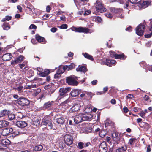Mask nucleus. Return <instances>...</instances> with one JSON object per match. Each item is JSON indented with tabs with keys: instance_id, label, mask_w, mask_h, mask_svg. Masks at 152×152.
Wrapping results in <instances>:
<instances>
[{
	"instance_id": "f257e3e1",
	"label": "nucleus",
	"mask_w": 152,
	"mask_h": 152,
	"mask_svg": "<svg viewBox=\"0 0 152 152\" xmlns=\"http://www.w3.org/2000/svg\"><path fill=\"white\" fill-rule=\"evenodd\" d=\"M42 124L48 126L50 129L55 130L56 129V127L53 126L51 120L47 116L45 117L42 119Z\"/></svg>"
},
{
	"instance_id": "f03ea898",
	"label": "nucleus",
	"mask_w": 152,
	"mask_h": 152,
	"mask_svg": "<svg viewBox=\"0 0 152 152\" xmlns=\"http://www.w3.org/2000/svg\"><path fill=\"white\" fill-rule=\"evenodd\" d=\"M66 82L68 85L70 86H76L78 84V82L76 80V77L74 75L66 77Z\"/></svg>"
},
{
	"instance_id": "7ed1b4c3",
	"label": "nucleus",
	"mask_w": 152,
	"mask_h": 152,
	"mask_svg": "<svg viewBox=\"0 0 152 152\" xmlns=\"http://www.w3.org/2000/svg\"><path fill=\"white\" fill-rule=\"evenodd\" d=\"M95 6L96 10L99 12H104L107 10L106 8L104 6V4L99 0L96 1Z\"/></svg>"
},
{
	"instance_id": "20e7f679",
	"label": "nucleus",
	"mask_w": 152,
	"mask_h": 152,
	"mask_svg": "<svg viewBox=\"0 0 152 152\" xmlns=\"http://www.w3.org/2000/svg\"><path fill=\"white\" fill-rule=\"evenodd\" d=\"M16 101L19 105L22 107L28 106L30 104V101L27 98L23 97L19 98Z\"/></svg>"
},
{
	"instance_id": "39448f33",
	"label": "nucleus",
	"mask_w": 152,
	"mask_h": 152,
	"mask_svg": "<svg viewBox=\"0 0 152 152\" xmlns=\"http://www.w3.org/2000/svg\"><path fill=\"white\" fill-rule=\"evenodd\" d=\"M70 29H71L73 31L79 33H87L89 32V29L88 28L82 27H76L73 26L70 28Z\"/></svg>"
},
{
	"instance_id": "423d86ee",
	"label": "nucleus",
	"mask_w": 152,
	"mask_h": 152,
	"mask_svg": "<svg viewBox=\"0 0 152 152\" xmlns=\"http://www.w3.org/2000/svg\"><path fill=\"white\" fill-rule=\"evenodd\" d=\"M144 23H145V21ZM144 24V23L143 24H140L136 28V33L137 35L141 36L143 35L145 28V26Z\"/></svg>"
},
{
	"instance_id": "0eeeda50",
	"label": "nucleus",
	"mask_w": 152,
	"mask_h": 152,
	"mask_svg": "<svg viewBox=\"0 0 152 152\" xmlns=\"http://www.w3.org/2000/svg\"><path fill=\"white\" fill-rule=\"evenodd\" d=\"M64 140L65 143L69 146L72 144L73 142L72 137L69 134H66L64 136Z\"/></svg>"
},
{
	"instance_id": "6e6552de",
	"label": "nucleus",
	"mask_w": 152,
	"mask_h": 152,
	"mask_svg": "<svg viewBox=\"0 0 152 152\" xmlns=\"http://www.w3.org/2000/svg\"><path fill=\"white\" fill-rule=\"evenodd\" d=\"M108 148L105 142H103L100 145L99 151V152H107Z\"/></svg>"
},
{
	"instance_id": "1a4fd4ad",
	"label": "nucleus",
	"mask_w": 152,
	"mask_h": 152,
	"mask_svg": "<svg viewBox=\"0 0 152 152\" xmlns=\"http://www.w3.org/2000/svg\"><path fill=\"white\" fill-rule=\"evenodd\" d=\"M71 88L67 87L66 88H61L59 89V96H65L66 94L69 92L71 90Z\"/></svg>"
},
{
	"instance_id": "9d476101",
	"label": "nucleus",
	"mask_w": 152,
	"mask_h": 152,
	"mask_svg": "<svg viewBox=\"0 0 152 152\" xmlns=\"http://www.w3.org/2000/svg\"><path fill=\"white\" fill-rule=\"evenodd\" d=\"M13 131L12 128L7 127L3 129L1 134L4 136H6L11 133Z\"/></svg>"
},
{
	"instance_id": "9b49d317",
	"label": "nucleus",
	"mask_w": 152,
	"mask_h": 152,
	"mask_svg": "<svg viewBox=\"0 0 152 152\" xmlns=\"http://www.w3.org/2000/svg\"><path fill=\"white\" fill-rule=\"evenodd\" d=\"M83 121H90L93 115L90 113L81 114Z\"/></svg>"
},
{
	"instance_id": "f8f14e48",
	"label": "nucleus",
	"mask_w": 152,
	"mask_h": 152,
	"mask_svg": "<svg viewBox=\"0 0 152 152\" xmlns=\"http://www.w3.org/2000/svg\"><path fill=\"white\" fill-rule=\"evenodd\" d=\"M15 125L17 127L22 128L26 126H27V123L25 121H19L16 122Z\"/></svg>"
},
{
	"instance_id": "ddd939ff",
	"label": "nucleus",
	"mask_w": 152,
	"mask_h": 152,
	"mask_svg": "<svg viewBox=\"0 0 152 152\" xmlns=\"http://www.w3.org/2000/svg\"><path fill=\"white\" fill-rule=\"evenodd\" d=\"M39 118L37 117H34L32 120V125L34 128L38 127L40 125V122L39 120Z\"/></svg>"
},
{
	"instance_id": "4468645a",
	"label": "nucleus",
	"mask_w": 152,
	"mask_h": 152,
	"mask_svg": "<svg viewBox=\"0 0 152 152\" xmlns=\"http://www.w3.org/2000/svg\"><path fill=\"white\" fill-rule=\"evenodd\" d=\"M36 40L39 42L44 44L46 43V41L45 39L43 37L41 36L39 34H37L35 35Z\"/></svg>"
},
{
	"instance_id": "2eb2a0df",
	"label": "nucleus",
	"mask_w": 152,
	"mask_h": 152,
	"mask_svg": "<svg viewBox=\"0 0 152 152\" xmlns=\"http://www.w3.org/2000/svg\"><path fill=\"white\" fill-rule=\"evenodd\" d=\"M12 57V56L11 53H6L3 55L2 59L4 61H7L11 59Z\"/></svg>"
},
{
	"instance_id": "dca6fc26",
	"label": "nucleus",
	"mask_w": 152,
	"mask_h": 152,
	"mask_svg": "<svg viewBox=\"0 0 152 152\" xmlns=\"http://www.w3.org/2000/svg\"><path fill=\"white\" fill-rule=\"evenodd\" d=\"M80 93V91L78 89H73L70 92V95L72 97H76L79 95Z\"/></svg>"
},
{
	"instance_id": "f3484780",
	"label": "nucleus",
	"mask_w": 152,
	"mask_h": 152,
	"mask_svg": "<svg viewBox=\"0 0 152 152\" xmlns=\"http://www.w3.org/2000/svg\"><path fill=\"white\" fill-rule=\"evenodd\" d=\"M74 121L76 124H78L83 121L81 114L75 116L74 119Z\"/></svg>"
},
{
	"instance_id": "a211bd4d",
	"label": "nucleus",
	"mask_w": 152,
	"mask_h": 152,
	"mask_svg": "<svg viewBox=\"0 0 152 152\" xmlns=\"http://www.w3.org/2000/svg\"><path fill=\"white\" fill-rule=\"evenodd\" d=\"M116 62V61L114 60L106 59L104 64L105 65L109 66H111L113 64H114Z\"/></svg>"
},
{
	"instance_id": "6ab92c4d",
	"label": "nucleus",
	"mask_w": 152,
	"mask_h": 152,
	"mask_svg": "<svg viewBox=\"0 0 152 152\" xmlns=\"http://www.w3.org/2000/svg\"><path fill=\"white\" fill-rule=\"evenodd\" d=\"M76 70L77 72H81L84 73H85L87 71V67L84 66H79L76 69Z\"/></svg>"
},
{
	"instance_id": "aec40b11",
	"label": "nucleus",
	"mask_w": 152,
	"mask_h": 152,
	"mask_svg": "<svg viewBox=\"0 0 152 152\" xmlns=\"http://www.w3.org/2000/svg\"><path fill=\"white\" fill-rule=\"evenodd\" d=\"M127 149V145L125 143L124 146L117 149L115 152H124L126 151Z\"/></svg>"
},
{
	"instance_id": "412c9836",
	"label": "nucleus",
	"mask_w": 152,
	"mask_h": 152,
	"mask_svg": "<svg viewBox=\"0 0 152 152\" xmlns=\"http://www.w3.org/2000/svg\"><path fill=\"white\" fill-rule=\"evenodd\" d=\"M54 102L53 101H49L46 102L44 104L43 108L45 109H48L51 106Z\"/></svg>"
},
{
	"instance_id": "4be33fe9",
	"label": "nucleus",
	"mask_w": 152,
	"mask_h": 152,
	"mask_svg": "<svg viewBox=\"0 0 152 152\" xmlns=\"http://www.w3.org/2000/svg\"><path fill=\"white\" fill-rule=\"evenodd\" d=\"M80 107V105L79 104H75L71 108V110L73 112H77L79 110Z\"/></svg>"
},
{
	"instance_id": "5701e85b",
	"label": "nucleus",
	"mask_w": 152,
	"mask_h": 152,
	"mask_svg": "<svg viewBox=\"0 0 152 152\" xmlns=\"http://www.w3.org/2000/svg\"><path fill=\"white\" fill-rule=\"evenodd\" d=\"M112 137L114 141L117 142L119 140L118 133L117 132H113L112 134Z\"/></svg>"
},
{
	"instance_id": "b1692460",
	"label": "nucleus",
	"mask_w": 152,
	"mask_h": 152,
	"mask_svg": "<svg viewBox=\"0 0 152 152\" xmlns=\"http://www.w3.org/2000/svg\"><path fill=\"white\" fill-rule=\"evenodd\" d=\"M9 124V122L6 121H0V128L6 127Z\"/></svg>"
},
{
	"instance_id": "393cba45",
	"label": "nucleus",
	"mask_w": 152,
	"mask_h": 152,
	"mask_svg": "<svg viewBox=\"0 0 152 152\" xmlns=\"http://www.w3.org/2000/svg\"><path fill=\"white\" fill-rule=\"evenodd\" d=\"M50 73L49 69H45L43 72L39 73V75L41 77H45L47 76Z\"/></svg>"
},
{
	"instance_id": "a878e982",
	"label": "nucleus",
	"mask_w": 152,
	"mask_h": 152,
	"mask_svg": "<svg viewBox=\"0 0 152 152\" xmlns=\"http://www.w3.org/2000/svg\"><path fill=\"white\" fill-rule=\"evenodd\" d=\"M115 59H121L124 60H125L127 57V56H125L124 53H122L121 54H117V55H115Z\"/></svg>"
},
{
	"instance_id": "bb28decb",
	"label": "nucleus",
	"mask_w": 152,
	"mask_h": 152,
	"mask_svg": "<svg viewBox=\"0 0 152 152\" xmlns=\"http://www.w3.org/2000/svg\"><path fill=\"white\" fill-rule=\"evenodd\" d=\"M1 143L4 148L6 147L7 145H9L10 143V141L7 139H3L1 141Z\"/></svg>"
},
{
	"instance_id": "cd10ccee",
	"label": "nucleus",
	"mask_w": 152,
	"mask_h": 152,
	"mask_svg": "<svg viewBox=\"0 0 152 152\" xmlns=\"http://www.w3.org/2000/svg\"><path fill=\"white\" fill-rule=\"evenodd\" d=\"M56 121L58 124L63 125L64 123L65 120L63 117H61L56 119Z\"/></svg>"
},
{
	"instance_id": "c85d7f7f",
	"label": "nucleus",
	"mask_w": 152,
	"mask_h": 152,
	"mask_svg": "<svg viewBox=\"0 0 152 152\" xmlns=\"http://www.w3.org/2000/svg\"><path fill=\"white\" fill-rule=\"evenodd\" d=\"M84 57L86 59L90 60L92 61H94V59L92 56L90 55L87 53H83Z\"/></svg>"
},
{
	"instance_id": "c756f323",
	"label": "nucleus",
	"mask_w": 152,
	"mask_h": 152,
	"mask_svg": "<svg viewBox=\"0 0 152 152\" xmlns=\"http://www.w3.org/2000/svg\"><path fill=\"white\" fill-rule=\"evenodd\" d=\"M33 8H34L33 6L30 3L28 4L26 7V10L29 11V13L32 12V9Z\"/></svg>"
},
{
	"instance_id": "7c9ffc66",
	"label": "nucleus",
	"mask_w": 152,
	"mask_h": 152,
	"mask_svg": "<svg viewBox=\"0 0 152 152\" xmlns=\"http://www.w3.org/2000/svg\"><path fill=\"white\" fill-rule=\"evenodd\" d=\"M151 2L148 1H144L141 4L142 7L145 8L151 4Z\"/></svg>"
},
{
	"instance_id": "2f4dec72",
	"label": "nucleus",
	"mask_w": 152,
	"mask_h": 152,
	"mask_svg": "<svg viewBox=\"0 0 152 152\" xmlns=\"http://www.w3.org/2000/svg\"><path fill=\"white\" fill-rule=\"evenodd\" d=\"M3 29L5 30H8L10 28V25L9 23H4L2 26Z\"/></svg>"
},
{
	"instance_id": "473e14b6",
	"label": "nucleus",
	"mask_w": 152,
	"mask_h": 152,
	"mask_svg": "<svg viewBox=\"0 0 152 152\" xmlns=\"http://www.w3.org/2000/svg\"><path fill=\"white\" fill-rule=\"evenodd\" d=\"M110 11L113 13L115 14L118 13L121 11V10L120 9H116L115 8H111Z\"/></svg>"
},
{
	"instance_id": "72a5a7b5",
	"label": "nucleus",
	"mask_w": 152,
	"mask_h": 152,
	"mask_svg": "<svg viewBox=\"0 0 152 152\" xmlns=\"http://www.w3.org/2000/svg\"><path fill=\"white\" fill-rule=\"evenodd\" d=\"M1 117L3 116L7 115H8L10 113V110H2L1 112Z\"/></svg>"
},
{
	"instance_id": "f704fd0d",
	"label": "nucleus",
	"mask_w": 152,
	"mask_h": 152,
	"mask_svg": "<svg viewBox=\"0 0 152 152\" xmlns=\"http://www.w3.org/2000/svg\"><path fill=\"white\" fill-rule=\"evenodd\" d=\"M107 133V131L105 130H102L99 132V136L102 137H104L105 136Z\"/></svg>"
},
{
	"instance_id": "c9c22d12",
	"label": "nucleus",
	"mask_w": 152,
	"mask_h": 152,
	"mask_svg": "<svg viewBox=\"0 0 152 152\" xmlns=\"http://www.w3.org/2000/svg\"><path fill=\"white\" fill-rule=\"evenodd\" d=\"M43 146L41 145L34 146V150L35 151H41L42 149Z\"/></svg>"
},
{
	"instance_id": "e433bc0d",
	"label": "nucleus",
	"mask_w": 152,
	"mask_h": 152,
	"mask_svg": "<svg viewBox=\"0 0 152 152\" xmlns=\"http://www.w3.org/2000/svg\"><path fill=\"white\" fill-rule=\"evenodd\" d=\"M12 136L13 137H15L21 134V132L19 131H15L12 132L11 134Z\"/></svg>"
},
{
	"instance_id": "4c0bfd02",
	"label": "nucleus",
	"mask_w": 152,
	"mask_h": 152,
	"mask_svg": "<svg viewBox=\"0 0 152 152\" xmlns=\"http://www.w3.org/2000/svg\"><path fill=\"white\" fill-rule=\"evenodd\" d=\"M41 91V90L40 88H37V89L34 90L33 95L34 96H37L38 94Z\"/></svg>"
},
{
	"instance_id": "58836bf2",
	"label": "nucleus",
	"mask_w": 152,
	"mask_h": 152,
	"mask_svg": "<svg viewBox=\"0 0 152 152\" xmlns=\"http://www.w3.org/2000/svg\"><path fill=\"white\" fill-rule=\"evenodd\" d=\"M25 58V57L23 56L20 55L16 59L18 61V62L19 63H20Z\"/></svg>"
},
{
	"instance_id": "ea45409f",
	"label": "nucleus",
	"mask_w": 152,
	"mask_h": 152,
	"mask_svg": "<svg viewBox=\"0 0 152 152\" xmlns=\"http://www.w3.org/2000/svg\"><path fill=\"white\" fill-rule=\"evenodd\" d=\"M15 117V115L14 114L10 113L8 115V118L10 121L13 120Z\"/></svg>"
},
{
	"instance_id": "a19ab883",
	"label": "nucleus",
	"mask_w": 152,
	"mask_h": 152,
	"mask_svg": "<svg viewBox=\"0 0 152 152\" xmlns=\"http://www.w3.org/2000/svg\"><path fill=\"white\" fill-rule=\"evenodd\" d=\"M84 110L86 113H89L92 111V109L90 107H87L85 108Z\"/></svg>"
},
{
	"instance_id": "79ce46f5",
	"label": "nucleus",
	"mask_w": 152,
	"mask_h": 152,
	"mask_svg": "<svg viewBox=\"0 0 152 152\" xmlns=\"http://www.w3.org/2000/svg\"><path fill=\"white\" fill-rule=\"evenodd\" d=\"M147 112V109H145L144 111H141L140 113L138 114V115L142 117L143 118V116H144Z\"/></svg>"
},
{
	"instance_id": "37998d69",
	"label": "nucleus",
	"mask_w": 152,
	"mask_h": 152,
	"mask_svg": "<svg viewBox=\"0 0 152 152\" xmlns=\"http://www.w3.org/2000/svg\"><path fill=\"white\" fill-rule=\"evenodd\" d=\"M84 144L83 142H80L78 143L77 147L80 149H82L84 148Z\"/></svg>"
},
{
	"instance_id": "c03bdc74",
	"label": "nucleus",
	"mask_w": 152,
	"mask_h": 152,
	"mask_svg": "<svg viewBox=\"0 0 152 152\" xmlns=\"http://www.w3.org/2000/svg\"><path fill=\"white\" fill-rule=\"evenodd\" d=\"M114 125L113 123L110 121H108L106 122L105 123V126L106 127L110 126H113Z\"/></svg>"
},
{
	"instance_id": "a18cd8bd",
	"label": "nucleus",
	"mask_w": 152,
	"mask_h": 152,
	"mask_svg": "<svg viewBox=\"0 0 152 152\" xmlns=\"http://www.w3.org/2000/svg\"><path fill=\"white\" fill-rule=\"evenodd\" d=\"M136 140V139L134 138L130 139L129 140L128 143L130 145H134L135 141Z\"/></svg>"
},
{
	"instance_id": "49530a36",
	"label": "nucleus",
	"mask_w": 152,
	"mask_h": 152,
	"mask_svg": "<svg viewBox=\"0 0 152 152\" xmlns=\"http://www.w3.org/2000/svg\"><path fill=\"white\" fill-rule=\"evenodd\" d=\"M61 77V74L58 72L54 75V78L55 79H59Z\"/></svg>"
},
{
	"instance_id": "de8ad7c7",
	"label": "nucleus",
	"mask_w": 152,
	"mask_h": 152,
	"mask_svg": "<svg viewBox=\"0 0 152 152\" xmlns=\"http://www.w3.org/2000/svg\"><path fill=\"white\" fill-rule=\"evenodd\" d=\"M64 72V69H63L62 68V66H59L58 69L57 70V72L62 74Z\"/></svg>"
},
{
	"instance_id": "09e8293b",
	"label": "nucleus",
	"mask_w": 152,
	"mask_h": 152,
	"mask_svg": "<svg viewBox=\"0 0 152 152\" xmlns=\"http://www.w3.org/2000/svg\"><path fill=\"white\" fill-rule=\"evenodd\" d=\"M30 141L31 143L33 144V145H35L37 143H38V141L37 139H34L33 138H31L30 139Z\"/></svg>"
},
{
	"instance_id": "8fccbe9b",
	"label": "nucleus",
	"mask_w": 152,
	"mask_h": 152,
	"mask_svg": "<svg viewBox=\"0 0 152 152\" xmlns=\"http://www.w3.org/2000/svg\"><path fill=\"white\" fill-rule=\"evenodd\" d=\"M59 147L61 149H64L65 147V145L63 142H61L59 143Z\"/></svg>"
},
{
	"instance_id": "3c124183",
	"label": "nucleus",
	"mask_w": 152,
	"mask_h": 152,
	"mask_svg": "<svg viewBox=\"0 0 152 152\" xmlns=\"http://www.w3.org/2000/svg\"><path fill=\"white\" fill-rule=\"evenodd\" d=\"M69 102V100L67 99L65 101L62 102L61 104V105L62 106H65L68 104Z\"/></svg>"
},
{
	"instance_id": "603ef678",
	"label": "nucleus",
	"mask_w": 152,
	"mask_h": 152,
	"mask_svg": "<svg viewBox=\"0 0 152 152\" xmlns=\"http://www.w3.org/2000/svg\"><path fill=\"white\" fill-rule=\"evenodd\" d=\"M18 61L16 59L14 60H12L11 61V64L12 66H14L15 65L17 64L18 63Z\"/></svg>"
},
{
	"instance_id": "864d4df0",
	"label": "nucleus",
	"mask_w": 152,
	"mask_h": 152,
	"mask_svg": "<svg viewBox=\"0 0 152 152\" xmlns=\"http://www.w3.org/2000/svg\"><path fill=\"white\" fill-rule=\"evenodd\" d=\"M110 56L111 57L114 58L115 59V55H117V54H116L113 51H110Z\"/></svg>"
},
{
	"instance_id": "5fc2aeb1",
	"label": "nucleus",
	"mask_w": 152,
	"mask_h": 152,
	"mask_svg": "<svg viewBox=\"0 0 152 152\" xmlns=\"http://www.w3.org/2000/svg\"><path fill=\"white\" fill-rule=\"evenodd\" d=\"M68 25L66 24H63L59 26L60 28L61 29H65L67 28Z\"/></svg>"
},
{
	"instance_id": "6e6d98bb",
	"label": "nucleus",
	"mask_w": 152,
	"mask_h": 152,
	"mask_svg": "<svg viewBox=\"0 0 152 152\" xmlns=\"http://www.w3.org/2000/svg\"><path fill=\"white\" fill-rule=\"evenodd\" d=\"M149 21H150V23L148 28L150 31H152V19H150Z\"/></svg>"
},
{
	"instance_id": "4d7b16f0",
	"label": "nucleus",
	"mask_w": 152,
	"mask_h": 152,
	"mask_svg": "<svg viewBox=\"0 0 152 152\" xmlns=\"http://www.w3.org/2000/svg\"><path fill=\"white\" fill-rule=\"evenodd\" d=\"M75 65L73 63L71 64L68 66V70H71L72 69H73L75 67Z\"/></svg>"
},
{
	"instance_id": "13d9d810",
	"label": "nucleus",
	"mask_w": 152,
	"mask_h": 152,
	"mask_svg": "<svg viewBox=\"0 0 152 152\" xmlns=\"http://www.w3.org/2000/svg\"><path fill=\"white\" fill-rule=\"evenodd\" d=\"M105 15L107 18H111L113 17L112 15L109 12H107L105 14Z\"/></svg>"
},
{
	"instance_id": "bf43d9fd",
	"label": "nucleus",
	"mask_w": 152,
	"mask_h": 152,
	"mask_svg": "<svg viewBox=\"0 0 152 152\" xmlns=\"http://www.w3.org/2000/svg\"><path fill=\"white\" fill-rule=\"evenodd\" d=\"M29 28L30 29L33 28L34 29H36L37 28V27L34 24H31L30 25Z\"/></svg>"
},
{
	"instance_id": "052dcab7",
	"label": "nucleus",
	"mask_w": 152,
	"mask_h": 152,
	"mask_svg": "<svg viewBox=\"0 0 152 152\" xmlns=\"http://www.w3.org/2000/svg\"><path fill=\"white\" fill-rule=\"evenodd\" d=\"M102 19L100 17L98 16L95 19V20L98 23H100L102 21Z\"/></svg>"
},
{
	"instance_id": "680f3d73",
	"label": "nucleus",
	"mask_w": 152,
	"mask_h": 152,
	"mask_svg": "<svg viewBox=\"0 0 152 152\" xmlns=\"http://www.w3.org/2000/svg\"><path fill=\"white\" fill-rule=\"evenodd\" d=\"M23 87L22 86H20L19 87L15 88V89L17 90L18 91H20L22 90Z\"/></svg>"
},
{
	"instance_id": "e2e57ef3",
	"label": "nucleus",
	"mask_w": 152,
	"mask_h": 152,
	"mask_svg": "<svg viewBox=\"0 0 152 152\" xmlns=\"http://www.w3.org/2000/svg\"><path fill=\"white\" fill-rule=\"evenodd\" d=\"M132 27H131V26H129L127 28H126L125 29V30L127 31H128L129 32H130L132 31Z\"/></svg>"
},
{
	"instance_id": "0e129e2a",
	"label": "nucleus",
	"mask_w": 152,
	"mask_h": 152,
	"mask_svg": "<svg viewBox=\"0 0 152 152\" xmlns=\"http://www.w3.org/2000/svg\"><path fill=\"white\" fill-rule=\"evenodd\" d=\"M86 94L88 96L89 99H91L92 98L93 95L90 92H88L86 93Z\"/></svg>"
},
{
	"instance_id": "69168bd1",
	"label": "nucleus",
	"mask_w": 152,
	"mask_h": 152,
	"mask_svg": "<svg viewBox=\"0 0 152 152\" xmlns=\"http://www.w3.org/2000/svg\"><path fill=\"white\" fill-rule=\"evenodd\" d=\"M152 35V31L150 34H145L144 36L145 38H150Z\"/></svg>"
},
{
	"instance_id": "338daca9",
	"label": "nucleus",
	"mask_w": 152,
	"mask_h": 152,
	"mask_svg": "<svg viewBox=\"0 0 152 152\" xmlns=\"http://www.w3.org/2000/svg\"><path fill=\"white\" fill-rule=\"evenodd\" d=\"M57 28L56 27H53L51 28L50 30L52 32L54 33L57 31Z\"/></svg>"
},
{
	"instance_id": "774afa93",
	"label": "nucleus",
	"mask_w": 152,
	"mask_h": 152,
	"mask_svg": "<svg viewBox=\"0 0 152 152\" xmlns=\"http://www.w3.org/2000/svg\"><path fill=\"white\" fill-rule=\"evenodd\" d=\"M144 100L145 101H148L149 99V97L147 95H145L143 97Z\"/></svg>"
}]
</instances>
